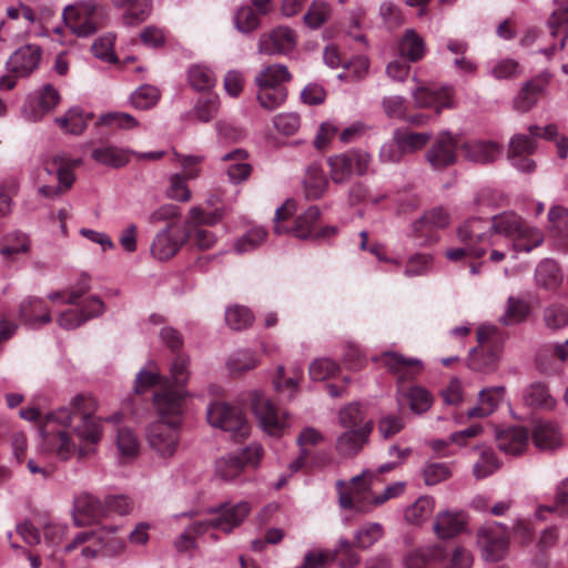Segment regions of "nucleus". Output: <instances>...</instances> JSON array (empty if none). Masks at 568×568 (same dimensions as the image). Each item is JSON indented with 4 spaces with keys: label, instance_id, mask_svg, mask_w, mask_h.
Listing matches in <instances>:
<instances>
[{
    "label": "nucleus",
    "instance_id": "nucleus-1",
    "mask_svg": "<svg viewBox=\"0 0 568 568\" xmlns=\"http://www.w3.org/2000/svg\"><path fill=\"white\" fill-rule=\"evenodd\" d=\"M457 237L463 245L445 252L452 262L489 253L490 262L500 263L508 253L517 258L518 253H530L545 241L540 229L530 225L515 212H503L491 219L471 217L459 225Z\"/></svg>",
    "mask_w": 568,
    "mask_h": 568
},
{
    "label": "nucleus",
    "instance_id": "nucleus-2",
    "mask_svg": "<svg viewBox=\"0 0 568 568\" xmlns=\"http://www.w3.org/2000/svg\"><path fill=\"white\" fill-rule=\"evenodd\" d=\"M97 398L89 393L72 397L69 406L47 414L41 426L42 448L61 460L77 452L80 457L94 453L103 435V419L95 417Z\"/></svg>",
    "mask_w": 568,
    "mask_h": 568
},
{
    "label": "nucleus",
    "instance_id": "nucleus-3",
    "mask_svg": "<svg viewBox=\"0 0 568 568\" xmlns=\"http://www.w3.org/2000/svg\"><path fill=\"white\" fill-rule=\"evenodd\" d=\"M190 392L163 390L153 395V405L159 419L146 428V440L160 457L174 455L179 446L178 429L181 424L183 403Z\"/></svg>",
    "mask_w": 568,
    "mask_h": 568
},
{
    "label": "nucleus",
    "instance_id": "nucleus-4",
    "mask_svg": "<svg viewBox=\"0 0 568 568\" xmlns=\"http://www.w3.org/2000/svg\"><path fill=\"white\" fill-rule=\"evenodd\" d=\"M379 478L372 470L366 469L352 478L349 484L337 481L339 506L345 509L368 511L372 507L383 505L387 500L398 497L405 489L403 481L387 486L379 495L373 493V487Z\"/></svg>",
    "mask_w": 568,
    "mask_h": 568
},
{
    "label": "nucleus",
    "instance_id": "nucleus-5",
    "mask_svg": "<svg viewBox=\"0 0 568 568\" xmlns=\"http://www.w3.org/2000/svg\"><path fill=\"white\" fill-rule=\"evenodd\" d=\"M528 132L529 134L513 135L508 149L511 165L523 173H530L536 169L535 161L529 158L537 150L536 139H555L558 135V128L555 124L530 125Z\"/></svg>",
    "mask_w": 568,
    "mask_h": 568
},
{
    "label": "nucleus",
    "instance_id": "nucleus-6",
    "mask_svg": "<svg viewBox=\"0 0 568 568\" xmlns=\"http://www.w3.org/2000/svg\"><path fill=\"white\" fill-rule=\"evenodd\" d=\"M297 212V202L293 199L286 200L274 215V232L277 235L292 234L300 240H308L316 236L315 224L321 216L318 206L311 205L303 213L296 216L292 227L284 224L286 220Z\"/></svg>",
    "mask_w": 568,
    "mask_h": 568
},
{
    "label": "nucleus",
    "instance_id": "nucleus-7",
    "mask_svg": "<svg viewBox=\"0 0 568 568\" xmlns=\"http://www.w3.org/2000/svg\"><path fill=\"white\" fill-rule=\"evenodd\" d=\"M479 348L470 352L468 366L476 372L493 373L503 352V336L494 325H480L477 329Z\"/></svg>",
    "mask_w": 568,
    "mask_h": 568
},
{
    "label": "nucleus",
    "instance_id": "nucleus-8",
    "mask_svg": "<svg viewBox=\"0 0 568 568\" xmlns=\"http://www.w3.org/2000/svg\"><path fill=\"white\" fill-rule=\"evenodd\" d=\"M207 423L223 432L230 433L235 439L250 435V423L246 414L239 406L222 400H213L206 408Z\"/></svg>",
    "mask_w": 568,
    "mask_h": 568
},
{
    "label": "nucleus",
    "instance_id": "nucleus-9",
    "mask_svg": "<svg viewBox=\"0 0 568 568\" xmlns=\"http://www.w3.org/2000/svg\"><path fill=\"white\" fill-rule=\"evenodd\" d=\"M106 11L91 1L67 6L62 13L64 24L78 37H89L102 27Z\"/></svg>",
    "mask_w": 568,
    "mask_h": 568
},
{
    "label": "nucleus",
    "instance_id": "nucleus-10",
    "mask_svg": "<svg viewBox=\"0 0 568 568\" xmlns=\"http://www.w3.org/2000/svg\"><path fill=\"white\" fill-rule=\"evenodd\" d=\"M328 173L335 184H346L354 174L368 172L372 156L363 150H351L327 158Z\"/></svg>",
    "mask_w": 568,
    "mask_h": 568
},
{
    "label": "nucleus",
    "instance_id": "nucleus-11",
    "mask_svg": "<svg viewBox=\"0 0 568 568\" xmlns=\"http://www.w3.org/2000/svg\"><path fill=\"white\" fill-rule=\"evenodd\" d=\"M252 507L247 501L236 504H223L215 508H210L207 519L199 520L194 527L197 531H209L210 529L221 530L225 534L232 532L239 527L251 513Z\"/></svg>",
    "mask_w": 568,
    "mask_h": 568
},
{
    "label": "nucleus",
    "instance_id": "nucleus-12",
    "mask_svg": "<svg viewBox=\"0 0 568 568\" xmlns=\"http://www.w3.org/2000/svg\"><path fill=\"white\" fill-rule=\"evenodd\" d=\"M252 410L261 428L270 436L280 437L290 427L287 413H281L276 405L262 392L251 393Z\"/></svg>",
    "mask_w": 568,
    "mask_h": 568
},
{
    "label": "nucleus",
    "instance_id": "nucleus-13",
    "mask_svg": "<svg viewBox=\"0 0 568 568\" xmlns=\"http://www.w3.org/2000/svg\"><path fill=\"white\" fill-rule=\"evenodd\" d=\"M263 456L260 444L253 443L237 453L221 457L215 463V476L224 481L236 479L246 466H257Z\"/></svg>",
    "mask_w": 568,
    "mask_h": 568
},
{
    "label": "nucleus",
    "instance_id": "nucleus-14",
    "mask_svg": "<svg viewBox=\"0 0 568 568\" xmlns=\"http://www.w3.org/2000/svg\"><path fill=\"white\" fill-rule=\"evenodd\" d=\"M477 544L486 561L501 560L508 550V527L497 521L486 523L478 530Z\"/></svg>",
    "mask_w": 568,
    "mask_h": 568
},
{
    "label": "nucleus",
    "instance_id": "nucleus-15",
    "mask_svg": "<svg viewBox=\"0 0 568 568\" xmlns=\"http://www.w3.org/2000/svg\"><path fill=\"white\" fill-rule=\"evenodd\" d=\"M413 81L416 88L412 90V98L417 108L433 109L436 113H440L444 109L455 106V93L452 85L432 87L423 83L414 75Z\"/></svg>",
    "mask_w": 568,
    "mask_h": 568
},
{
    "label": "nucleus",
    "instance_id": "nucleus-16",
    "mask_svg": "<svg viewBox=\"0 0 568 568\" xmlns=\"http://www.w3.org/2000/svg\"><path fill=\"white\" fill-rule=\"evenodd\" d=\"M190 236L186 226L178 223L169 224L154 236L151 253L159 261H168L181 250Z\"/></svg>",
    "mask_w": 568,
    "mask_h": 568
},
{
    "label": "nucleus",
    "instance_id": "nucleus-17",
    "mask_svg": "<svg viewBox=\"0 0 568 568\" xmlns=\"http://www.w3.org/2000/svg\"><path fill=\"white\" fill-rule=\"evenodd\" d=\"M60 102L59 91L51 84L34 90L28 95L21 113L28 122H39Z\"/></svg>",
    "mask_w": 568,
    "mask_h": 568
},
{
    "label": "nucleus",
    "instance_id": "nucleus-18",
    "mask_svg": "<svg viewBox=\"0 0 568 568\" xmlns=\"http://www.w3.org/2000/svg\"><path fill=\"white\" fill-rule=\"evenodd\" d=\"M297 45L295 30L286 26H278L263 33L257 42V50L266 55H288Z\"/></svg>",
    "mask_w": 568,
    "mask_h": 568
},
{
    "label": "nucleus",
    "instance_id": "nucleus-19",
    "mask_svg": "<svg viewBox=\"0 0 568 568\" xmlns=\"http://www.w3.org/2000/svg\"><path fill=\"white\" fill-rule=\"evenodd\" d=\"M450 223V216L443 207H436L426 212L413 224L414 235L420 240L422 245H432L438 242V230Z\"/></svg>",
    "mask_w": 568,
    "mask_h": 568
},
{
    "label": "nucleus",
    "instance_id": "nucleus-20",
    "mask_svg": "<svg viewBox=\"0 0 568 568\" xmlns=\"http://www.w3.org/2000/svg\"><path fill=\"white\" fill-rule=\"evenodd\" d=\"M373 359L397 376L398 381L413 379L420 374L424 368L420 359L406 357L393 351H386Z\"/></svg>",
    "mask_w": 568,
    "mask_h": 568
},
{
    "label": "nucleus",
    "instance_id": "nucleus-21",
    "mask_svg": "<svg viewBox=\"0 0 568 568\" xmlns=\"http://www.w3.org/2000/svg\"><path fill=\"white\" fill-rule=\"evenodd\" d=\"M18 317L22 324L30 328H40L52 321L47 300L33 295L24 296L20 301Z\"/></svg>",
    "mask_w": 568,
    "mask_h": 568
},
{
    "label": "nucleus",
    "instance_id": "nucleus-22",
    "mask_svg": "<svg viewBox=\"0 0 568 568\" xmlns=\"http://www.w3.org/2000/svg\"><path fill=\"white\" fill-rule=\"evenodd\" d=\"M462 142L457 136L452 135L450 132H440L433 144L427 151L426 159L430 166L435 170H440L449 166L456 161V150L460 146Z\"/></svg>",
    "mask_w": 568,
    "mask_h": 568
},
{
    "label": "nucleus",
    "instance_id": "nucleus-23",
    "mask_svg": "<svg viewBox=\"0 0 568 568\" xmlns=\"http://www.w3.org/2000/svg\"><path fill=\"white\" fill-rule=\"evenodd\" d=\"M72 515L77 526L100 524L106 518V509L95 496L80 494L74 498Z\"/></svg>",
    "mask_w": 568,
    "mask_h": 568
},
{
    "label": "nucleus",
    "instance_id": "nucleus-24",
    "mask_svg": "<svg viewBox=\"0 0 568 568\" xmlns=\"http://www.w3.org/2000/svg\"><path fill=\"white\" fill-rule=\"evenodd\" d=\"M41 57L42 50L38 44H26L10 55L7 68L17 77H28L38 69Z\"/></svg>",
    "mask_w": 568,
    "mask_h": 568
},
{
    "label": "nucleus",
    "instance_id": "nucleus-25",
    "mask_svg": "<svg viewBox=\"0 0 568 568\" xmlns=\"http://www.w3.org/2000/svg\"><path fill=\"white\" fill-rule=\"evenodd\" d=\"M556 9L548 19L550 34L558 39V43L541 52L548 57L561 50L568 38V0H555Z\"/></svg>",
    "mask_w": 568,
    "mask_h": 568
},
{
    "label": "nucleus",
    "instance_id": "nucleus-26",
    "mask_svg": "<svg viewBox=\"0 0 568 568\" xmlns=\"http://www.w3.org/2000/svg\"><path fill=\"white\" fill-rule=\"evenodd\" d=\"M468 525V516L463 510H444L437 514L434 532L439 539H450L463 532Z\"/></svg>",
    "mask_w": 568,
    "mask_h": 568
},
{
    "label": "nucleus",
    "instance_id": "nucleus-27",
    "mask_svg": "<svg viewBox=\"0 0 568 568\" xmlns=\"http://www.w3.org/2000/svg\"><path fill=\"white\" fill-rule=\"evenodd\" d=\"M372 429L373 422H366L359 428L346 429L336 440V450L346 457L356 455L367 442Z\"/></svg>",
    "mask_w": 568,
    "mask_h": 568
},
{
    "label": "nucleus",
    "instance_id": "nucleus-28",
    "mask_svg": "<svg viewBox=\"0 0 568 568\" xmlns=\"http://www.w3.org/2000/svg\"><path fill=\"white\" fill-rule=\"evenodd\" d=\"M156 385L162 386V388L160 390H158V393L163 392V390L186 392L185 389H172L170 387H166V377L162 376L158 364L153 361H150L136 374L135 383H134V393L143 394ZM155 394H156V392L154 393V395Z\"/></svg>",
    "mask_w": 568,
    "mask_h": 568
},
{
    "label": "nucleus",
    "instance_id": "nucleus-29",
    "mask_svg": "<svg viewBox=\"0 0 568 568\" xmlns=\"http://www.w3.org/2000/svg\"><path fill=\"white\" fill-rule=\"evenodd\" d=\"M92 118V114L85 112L80 106H72L68 109L62 115L54 118V123L62 133L69 135L82 134Z\"/></svg>",
    "mask_w": 568,
    "mask_h": 568
},
{
    "label": "nucleus",
    "instance_id": "nucleus-30",
    "mask_svg": "<svg viewBox=\"0 0 568 568\" xmlns=\"http://www.w3.org/2000/svg\"><path fill=\"white\" fill-rule=\"evenodd\" d=\"M496 442L498 448L509 455H519L528 446L529 435L523 427H508L497 432Z\"/></svg>",
    "mask_w": 568,
    "mask_h": 568
},
{
    "label": "nucleus",
    "instance_id": "nucleus-31",
    "mask_svg": "<svg viewBox=\"0 0 568 568\" xmlns=\"http://www.w3.org/2000/svg\"><path fill=\"white\" fill-rule=\"evenodd\" d=\"M465 158L476 163L495 161L501 152L500 146L493 141L468 140L460 144Z\"/></svg>",
    "mask_w": 568,
    "mask_h": 568
},
{
    "label": "nucleus",
    "instance_id": "nucleus-32",
    "mask_svg": "<svg viewBox=\"0 0 568 568\" xmlns=\"http://www.w3.org/2000/svg\"><path fill=\"white\" fill-rule=\"evenodd\" d=\"M535 446L544 452H552L562 446V435L557 425L550 422H539L531 434Z\"/></svg>",
    "mask_w": 568,
    "mask_h": 568
},
{
    "label": "nucleus",
    "instance_id": "nucleus-33",
    "mask_svg": "<svg viewBox=\"0 0 568 568\" xmlns=\"http://www.w3.org/2000/svg\"><path fill=\"white\" fill-rule=\"evenodd\" d=\"M222 161L230 162L226 174L230 181L239 184L248 179L252 173V166L248 162V153L243 149H235L225 153Z\"/></svg>",
    "mask_w": 568,
    "mask_h": 568
},
{
    "label": "nucleus",
    "instance_id": "nucleus-34",
    "mask_svg": "<svg viewBox=\"0 0 568 568\" xmlns=\"http://www.w3.org/2000/svg\"><path fill=\"white\" fill-rule=\"evenodd\" d=\"M505 388L491 386L484 388L478 394V405L467 412L469 418L486 417L493 414L504 399Z\"/></svg>",
    "mask_w": 568,
    "mask_h": 568
},
{
    "label": "nucleus",
    "instance_id": "nucleus-35",
    "mask_svg": "<svg viewBox=\"0 0 568 568\" xmlns=\"http://www.w3.org/2000/svg\"><path fill=\"white\" fill-rule=\"evenodd\" d=\"M446 551L434 545L413 551L405 560L407 568H437L445 561Z\"/></svg>",
    "mask_w": 568,
    "mask_h": 568
},
{
    "label": "nucleus",
    "instance_id": "nucleus-36",
    "mask_svg": "<svg viewBox=\"0 0 568 568\" xmlns=\"http://www.w3.org/2000/svg\"><path fill=\"white\" fill-rule=\"evenodd\" d=\"M30 248V240L27 234L20 231L7 233L0 242V258L3 261H17L21 255L27 254Z\"/></svg>",
    "mask_w": 568,
    "mask_h": 568
},
{
    "label": "nucleus",
    "instance_id": "nucleus-37",
    "mask_svg": "<svg viewBox=\"0 0 568 568\" xmlns=\"http://www.w3.org/2000/svg\"><path fill=\"white\" fill-rule=\"evenodd\" d=\"M303 194L306 200L321 199L328 189V180L320 165H310L303 178Z\"/></svg>",
    "mask_w": 568,
    "mask_h": 568
},
{
    "label": "nucleus",
    "instance_id": "nucleus-38",
    "mask_svg": "<svg viewBox=\"0 0 568 568\" xmlns=\"http://www.w3.org/2000/svg\"><path fill=\"white\" fill-rule=\"evenodd\" d=\"M535 281L539 287L555 291L562 284L564 273L556 261L545 258L536 266Z\"/></svg>",
    "mask_w": 568,
    "mask_h": 568
},
{
    "label": "nucleus",
    "instance_id": "nucleus-39",
    "mask_svg": "<svg viewBox=\"0 0 568 568\" xmlns=\"http://www.w3.org/2000/svg\"><path fill=\"white\" fill-rule=\"evenodd\" d=\"M397 50L399 55L408 62H417L426 53V43L414 29H407L398 41Z\"/></svg>",
    "mask_w": 568,
    "mask_h": 568
},
{
    "label": "nucleus",
    "instance_id": "nucleus-40",
    "mask_svg": "<svg viewBox=\"0 0 568 568\" xmlns=\"http://www.w3.org/2000/svg\"><path fill=\"white\" fill-rule=\"evenodd\" d=\"M113 6L123 9V22L128 26L146 20L152 10L151 0H111Z\"/></svg>",
    "mask_w": 568,
    "mask_h": 568
},
{
    "label": "nucleus",
    "instance_id": "nucleus-41",
    "mask_svg": "<svg viewBox=\"0 0 568 568\" xmlns=\"http://www.w3.org/2000/svg\"><path fill=\"white\" fill-rule=\"evenodd\" d=\"M523 402L529 407L541 409H552L556 405L548 386L541 382H534L523 390Z\"/></svg>",
    "mask_w": 568,
    "mask_h": 568
},
{
    "label": "nucleus",
    "instance_id": "nucleus-42",
    "mask_svg": "<svg viewBox=\"0 0 568 568\" xmlns=\"http://www.w3.org/2000/svg\"><path fill=\"white\" fill-rule=\"evenodd\" d=\"M303 375L302 368H296L293 376L285 375V367L283 365L277 366L275 374L272 378L273 388L281 396L287 400L295 398L300 388V379Z\"/></svg>",
    "mask_w": 568,
    "mask_h": 568
},
{
    "label": "nucleus",
    "instance_id": "nucleus-43",
    "mask_svg": "<svg viewBox=\"0 0 568 568\" xmlns=\"http://www.w3.org/2000/svg\"><path fill=\"white\" fill-rule=\"evenodd\" d=\"M291 80V73L284 64L274 63L261 69L254 79L256 87L285 88Z\"/></svg>",
    "mask_w": 568,
    "mask_h": 568
},
{
    "label": "nucleus",
    "instance_id": "nucleus-44",
    "mask_svg": "<svg viewBox=\"0 0 568 568\" xmlns=\"http://www.w3.org/2000/svg\"><path fill=\"white\" fill-rule=\"evenodd\" d=\"M133 151L113 145L97 148L92 151V159L106 166L121 168L129 163Z\"/></svg>",
    "mask_w": 568,
    "mask_h": 568
},
{
    "label": "nucleus",
    "instance_id": "nucleus-45",
    "mask_svg": "<svg viewBox=\"0 0 568 568\" xmlns=\"http://www.w3.org/2000/svg\"><path fill=\"white\" fill-rule=\"evenodd\" d=\"M44 170L49 175H57L59 182L58 187H62V193L71 189L75 179L73 173V165L64 156L59 154L53 155L45 162Z\"/></svg>",
    "mask_w": 568,
    "mask_h": 568
},
{
    "label": "nucleus",
    "instance_id": "nucleus-46",
    "mask_svg": "<svg viewBox=\"0 0 568 568\" xmlns=\"http://www.w3.org/2000/svg\"><path fill=\"white\" fill-rule=\"evenodd\" d=\"M432 136V132H415L406 128H399L394 131V141L399 144L405 154L422 150L430 141Z\"/></svg>",
    "mask_w": 568,
    "mask_h": 568
},
{
    "label": "nucleus",
    "instance_id": "nucleus-47",
    "mask_svg": "<svg viewBox=\"0 0 568 568\" xmlns=\"http://www.w3.org/2000/svg\"><path fill=\"white\" fill-rule=\"evenodd\" d=\"M98 542H102L100 532L81 531L74 536L71 542L64 546V552H71L77 548H81V556L84 559H94L99 552Z\"/></svg>",
    "mask_w": 568,
    "mask_h": 568
},
{
    "label": "nucleus",
    "instance_id": "nucleus-48",
    "mask_svg": "<svg viewBox=\"0 0 568 568\" xmlns=\"http://www.w3.org/2000/svg\"><path fill=\"white\" fill-rule=\"evenodd\" d=\"M261 363L260 354L250 348L236 349L230 354L226 367L232 375L252 371Z\"/></svg>",
    "mask_w": 568,
    "mask_h": 568
},
{
    "label": "nucleus",
    "instance_id": "nucleus-49",
    "mask_svg": "<svg viewBox=\"0 0 568 568\" xmlns=\"http://www.w3.org/2000/svg\"><path fill=\"white\" fill-rule=\"evenodd\" d=\"M406 398L409 408L414 414L420 415L427 412L433 405L432 394L423 386L414 385L406 390H397V399Z\"/></svg>",
    "mask_w": 568,
    "mask_h": 568
},
{
    "label": "nucleus",
    "instance_id": "nucleus-50",
    "mask_svg": "<svg viewBox=\"0 0 568 568\" xmlns=\"http://www.w3.org/2000/svg\"><path fill=\"white\" fill-rule=\"evenodd\" d=\"M191 359L186 354H178L174 356L169 367V377L166 378V387L169 385L175 387H185L190 379Z\"/></svg>",
    "mask_w": 568,
    "mask_h": 568
},
{
    "label": "nucleus",
    "instance_id": "nucleus-51",
    "mask_svg": "<svg viewBox=\"0 0 568 568\" xmlns=\"http://www.w3.org/2000/svg\"><path fill=\"white\" fill-rule=\"evenodd\" d=\"M115 445L118 449V458L120 460L132 459L140 450V442L135 433L128 427H121L118 429Z\"/></svg>",
    "mask_w": 568,
    "mask_h": 568
},
{
    "label": "nucleus",
    "instance_id": "nucleus-52",
    "mask_svg": "<svg viewBox=\"0 0 568 568\" xmlns=\"http://www.w3.org/2000/svg\"><path fill=\"white\" fill-rule=\"evenodd\" d=\"M384 536V528L379 523L367 521L354 532L353 545L362 550L371 548Z\"/></svg>",
    "mask_w": 568,
    "mask_h": 568
},
{
    "label": "nucleus",
    "instance_id": "nucleus-53",
    "mask_svg": "<svg viewBox=\"0 0 568 568\" xmlns=\"http://www.w3.org/2000/svg\"><path fill=\"white\" fill-rule=\"evenodd\" d=\"M544 87L540 80L528 81L515 97L514 108L519 112L529 111L537 103L538 95L542 92Z\"/></svg>",
    "mask_w": 568,
    "mask_h": 568
},
{
    "label": "nucleus",
    "instance_id": "nucleus-54",
    "mask_svg": "<svg viewBox=\"0 0 568 568\" xmlns=\"http://www.w3.org/2000/svg\"><path fill=\"white\" fill-rule=\"evenodd\" d=\"M434 508V499L429 496H422L405 509L404 516L407 523L420 525L430 517Z\"/></svg>",
    "mask_w": 568,
    "mask_h": 568
},
{
    "label": "nucleus",
    "instance_id": "nucleus-55",
    "mask_svg": "<svg viewBox=\"0 0 568 568\" xmlns=\"http://www.w3.org/2000/svg\"><path fill=\"white\" fill-rule=\"evenodd\" d=\"M190 85L196 91H206L215 85V73L204 64H193L187 71Z\"/></svg>",
    "mask_w": 568,
    "mask_h": 568
},
{
    "label": "nucleus",
    "instance_id": "nucleus-56",
    "mask_svg": "<svg viewBox=\"0 0 568 568\" xmlns=\"http://www.w3.org/2000/svg\"><path fill=\"white\" fill-rule=\"evenodd\" d=\"M256 99L261 108L273 111L281 108L287 99L286 88L256 87Z\"/></svg>",
    "mask_w": 568,
    "mask_h": 568
},
{
    "label": "nucleus",
    "instance_id": "nucleus-57",
    "mask_svg": "<svg viewBox=\"0 0 568 568\" xmlns=\"http://www.w3.org/2000/svg\"><path fill=\"white\" fill-rule=\"evenodd\" d=\"M332 9L324 0H313L303 17L304 23L313 30L320 29L331 17Z\"/></svg>",
    "mask_w": 568,
    "mask_h": 568
},
{
    "label": "nucleus",
    "instance_id": "nucleus-58",
    "mask_svg": "<svg viewBox=\"0 0 568 568\" xmlns=\"http://www.w3.org/2000/svg\"><path fill=\"white\" fill-rule=\"evenodd\" d=\"M519 62L513 58H501L489 62V74L496 80H511L521 74Z\"/></svg>",
    "mask_w": 568,
    "mask_h": 568
},
{
    "label": "nucleus",
    "instance_id": "nucleus-59",
    "mask_svg": "<svg viewBox=\"0 0 568 568\" xmlns=\"http://www.w3.org/2000/svg\"><path fill=\"white\" fill-rule=\"evenodd\" d=\"M353 544L346 538H339L336 548L331 551L332 560H337L341 568H355L359 556L353 550Z\"/></svg>",
    "mask_w": 568,
    "mask_h": 568
},
{
    "label": "nucleus",
    "instance_id": "nucleus-60",
    "mask_svg": "<svg viewBox=\"0 0 568 568\" xmlns=\"http://www.w3.org/2000/svg\"><path fill=\"white\" fill-rule=\"evenodd\" d=\"M266 231L262 226H253L247 230L234 243V251L239 254L251 252L257 248L266 239Z\"/></svg>",
    "mask_w": 568,
    "mask_h": 568
},
{
    "label": "nucleus",
    "instance_id": "nucleus-61",
    "mask_svg": "<svg viewBox=\"0 0 568 568\" xmlns=\"http://www.w3.org/2000/svg\"><path fill=\"white\" fill-rule=\"evenodd\" d=\"M160 100V91L158 88L151 84H142L140 85L132 94L130 95L131 104L135 109L148 110L153 108L158 101Z\"/></svg>",
    "mask_w": 568,
    "mask_h": 568
},
{
    "label": "nucleus",
    "instance_id": "nucleus-62",
    "mask_svg": "<svg viewBox=\"0 0 568 568\" xmlns=\"http://www.w3.org/2000/svg\"><path fill=\"white\" fill-rule=\"evenodd\" d=\"M225 321L232 329L240 331L252 325L254 315L246 306L232 305L225 311Z\"/></svg>",
    "mask_w": 568,
    "mask_h": 568
},
{
    "label": "nucleus",
    "instance_id": "nucleus-63",
    "mask_svg": "<svg viewBox=\"0 0 568 568\" xmlns=\"http://www.w3.org/2000/svg\"><path fill=\"white\" fill-rule=\"evenodd\" d=\"M366 422L372 420L365 418L362 407L357 403L346 405L338 413V423L345 429L359 428Z\"/></svg>",
    "mask_w": 568,
    "mask_h": 568
},
{
    "label": "nucleus",
    "instance_id": "nucleus-64",
    "mask_svg": "<svg viewBox=\"0 0 568 568\" xmlns=\"http://www.w3.org/2000/svg\"><path fill=\"white\" fill-rule=\"evenodd\" d=\"M529 311V304L525 300L510 296L507 301L506 311L501 316V321L506 325L520 323L527 317Z\"/></svg>",
    "mask_w": 568,
    "mask_h": 568
}]
</instances>
